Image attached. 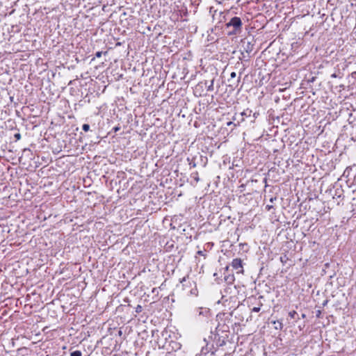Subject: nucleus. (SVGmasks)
I'll use <instances>...</instances> for the list:
<instances>
[{
    "mask_svg": "<svg viewBox=\"0 0 356 356\" xmlns=\"http://www.w3.org/2000/svg\"><path fill=\"white\" fill-rule=\"evenodd\" d=\"M197 254H200V255H204V253L202 250H200L197 252Z\"/></svg>",
    "mask_w": 356,
    "mask_h": 356,
    "instance_id": "a878e982",
    "label": "nucleus"
},
{
    "mask_svg": "<svg viewBox=\"0 0 356 356\" xmlns=\"http://www.w3.org/2000/svg\"><path fill=\"white\" fill-rule=\"evenodd\" d=\"M211 315L210 309L207 307H199L195 309V318L199 321H207Z\"/></svg>",
    "mask_w": 356,
    "mask_h": 356,
    "instance_id": "f03ea898",
    "label": "nucleus"
},
{
    "mask_svg": "<svg viewBox=\"0 0 356 356\" xmlns=\"http://www.w3.org/2000/svg\"><path fill=\"white\" fill-rule=\"evenodd\" d=\"M192 177L194 178V179L196 181V182L199 181L198 173L197 172H193L192 174Z\"/></svg>",
    "mask_w": 356,
    "mask_h": 356,
    "instance_id": "f8f14e48",
    "label": "nucleus"
},
{
    "mask_svg": "<svg viewBox=\"0 0 356 356\" xmlns=\"http://www.w3.org/2000/svg\"><path fill=\"white\" fill-rule=\"evenodd\" d=\"M273 323L274 324H276V323L279 324V326H280L279 329L281 330L282 328V323L281 322H280V321H274Z\"/></svg>",
    "mask_w": 356,
    "mask_h": 356,
    "instance_id": "f3484780",
    "label": "nucleus"
},
{
    "mask_svg": "<svg viewBox=\"0 0 356 356\" xmlns=\"http://www.w3.org/2000/svg\"><path fill=\"white\" fill-rule=\"evenodd\" d=\"M190 292L192 295L195 296H197V289H196V286L194 289H192Z\"/></svg>",
    "mask_w": 356,
    "mask_h": 356,
    "instance_id": "ddd939ff",
    "label": "nucleus"
},
{
    "mask_svg": "<svg viewBox=\"0 0 356 356\" xmlns=\"http://www.w3.org/2000/svg\"><path fill=\"white\" fill-rule=\"evenodd\" d=\"M259 115V113H253V118H254V119H255V118L257 117V115Z\"/></svg>",
    "mask_w": 356,
    "mask_h": 356,
    "instance_id": "5701e85b",
    "label": "nucleus"
},
{
    "mask_svg": "<svg viewBox=\"0 0 356 356\" xmlns=\"http://www.w3.org/2000/svg\"><path fill=\"white\" fill-rule=\"evenodd\" d=\"M252 110L249 109V108H247L245 110H244L243 112H241L240 113V116L241 117V122L243 121L244 120V117H250L251 115H252Z\"/></svg>",
    "mask_w": 356,
    "mask_h": 356,
    "instance_id": "20e7f679",
    "label": "nucleus"
},
{
    "mask_svg": "<svg viewBox=\"0 0 356 356\" xmlns=\"http://www.w3.org/2000/svg\"><path fill=\"white\" fill-rule=\"evenodd\" d=\"M213 83H214L213 79L211 81L210 83L208 86H207V81H205L204 84L207 87V91L211 92L213 90Z\"/></svg>",
    "mask_w": 356,
    "mask_h": 356,
    "instance_id": "39448f33",
    "label": "nucleus"
},
{
    "mask_svg": "<svg viewBox=\"0 0 356 356\" xmlns=\"http://www.w3.org/2000/svg\"><path fill=\"white\" fill-rule=\"evenodd\" d=\"M232 285L230 286H228L225 289V292L227 293L228 290H231L232 289Z\"/></svg>",
    "mask_w": 356,
    "mask_h": 356,
    "instance_id": "6ab92c4d",
    "label": "nucleus"
},
{
    "mask_svg": "<svg viewBox=\"0 0 356 356\" xmlns=\"http://www.w3.org/2000/svg\"><path fill=\"white\" fill-rule=\"evenodd\" d=\"M232 124V122H227V125H228V126H229V125H231Z\"/></svg>",
    "mask_w": 356,
    "mask_h": 356,
    "instance_id": "cd10ccee",
    "label": "nucleus"
},
{
    "mask_svg": "<svg viewBox=\"0 0 356 356\" xmlns=\"http://www.w3.org/2000/svg\"><path fill=\"white\" fill-rule=\"evenodd\" d=\"M242 21L240 17H232L230 21L226 24L227 28L233 27L234 30L232 31V33L236 34L237 33L240 32L241 27H242Z\"/></svg>",
    "mask_w": 356,
    "mask_h": 356,
    "instance_id": "f257e3e1",
    "label": "nucleus"
},
{
    "mask_svg": "<svg viewBox=\"0 0 356 356\" xmlns=\"http://www.w3.org/2000/svg\"><path fill=\"white\" fill-rule=\"evenodd\" d=\"M208 353H209V348H207V346L206 347H202V350H201V354L199 356H201L203 354L206 355Z\"/></svg>",
    "mask_w": 356,
    "mask_h": 356,
    "instance_id": "6e6552de",
    "label": "nucleus"
},
{
    "mask_svg": "<svg viewBox=\"0 0 356 356\" xmlns=\"http://www.w3.org/2000/svg\"><path fill=\"white\" fill-rule=\"evenodd\" d=\"M245 50L247 53L252 51V44L250 42H248L246 47H245Z\"/></svg>",
    "mask_w": 356,
    "mask_h": 356,
    "instance_id": "423d86ee",
    "label": "nucleus"
},
{
    "mask_svg": "<svg viewBox=\"0 0 356 356\" xmlns=\"http://www.w3.org/2000/svg\"><path fill=\"white\" fill-rule=\"evenodd\" d=\"M102 51H97V52H96V54H95V56H96L97 58H100V57L102 56Z\"/></svg>",
    "mask_w": 356,
    "mask_h": 356,
    "instance_id": "dca6fc26",
    "label": "nucleus"
},
{
    "mask_svg": "<svg viewBox=\"0 0 356 356\" xmlns=\"http://www.w3.org/2000/svg\"><path fill=\"white\" fill-rule=\"evenodd\" d=\"M261 305H261V304H260L259 307H253V308L252 309V312H259L260 311V309H261Z\"/></svg>",
    "mask_w": 356,
    "mask_h": 356,
    "instance_id": "9b49d317",
    "label": "nucleus"
},
{
    "mask_svg": "<svg viewBox=\"0 0 356 356\" xmlns=\"http://www.w3.org/2000/svg\"><path fill=\"white\" fill-rule=\"evenodd\" d=\"M226 280H227V281H229V282H232V281H233V280H234V277H233V276H232L231 277H228L226 279Z\"/></svg>",
    "mask_w": 356,
    "mask_h": 356,
    "instance_id": "aec40b11",
    "label": "nucleus"
},
{
    "mask_svg": "<svg viewBox=\"0 0 356 356\" xmlns=\"http://www.w3.org/2000/svg\"><path fill=\"white\" fill-rule=\"evenodd\" d=\"M232 267L236 271L237 273H243L242 260L238 258L234 259L231 264Z\"/></svg>",
    "mask_w": 356,
    "mask_h": 356,
    "instance_id": "7ed1b4c3",
    "label": "nucleus"
},
{
    "mask_svg": "<svg viewBox=\"0 0 356 356\" xmlns=\"http://www.w3.org/2000/svg\"><path fill=\"white\" fill-rule=\"evenodd\" d=\"M186 278H187L186 277H183V278L180 280V282H181V283H183V282H186Z\"/></svg>",
    "mask_w": 356,
    "mask_h": 356,
    "instance_id": "412c9836",
    "label": "nucleus"
},
{
    "mask_svg": "<svg viewBox=\"0 0 356 356\" xmlns=\"http://www.w3.org/2000/svg\"><path fill=\"white\" fill-rule=\"evenodd\" d=\"M142 312V306L138 305L136 308V312L140 313Z\"/></svg>",
    "mask_w": 356,
    "mask_h": 356,
    "instance_id": "4468645a",
    "label": "nucleus"
},
{
    "mask_svg": "<svg viewBox=\"0 0 356 356\" xmlns=\"http://www.w3.org/2000/svg\"><path fill=\"white\" fill-rule=\"evenodd\" d=\"M241 72H240V74H239V76H238V79H237V81H236L237 83H239V82H240V80H241Z\"/></svg>",
    "mask_w": 356,
    "mask_h": 356,
    "instance_id": "393cba45",
    "label": "nucleus"
},
{
    "mask_svg": "<svg viewBox=\"0 0 356 356\" xmlns=\"http://www.w3.org/2000/svg\"><path fill=\"white\" fill-rule=\"evenodd\" d=\"M236 76V72H232L230 74V77H231V79H234V78H235Z\"/></svg>",
    "mask_w": 356,
    "mask_h": 356,
    "instance_id": "a211bd4d",
    "label": "nucleus"
},
{
    "mask_svg": "<svg viewBox=\"0 0 356 356\" xmlns=\"http://www.w3.org/2000/svg\"><path fill=\"white\" fill-rule=\"evenodd\" d=\"M275 200H276V197H271V198L270 199V202H273V201H274Z\"/></svg>",
    "mask_w": 356,
    "mask_h": 356,
    "instance_id": "bb28decb",
    "label": "nucleus"
},
{
    "mask_svg": "<svg viewBox=\"0 0 356 356\" xmlns=\"http://www.w3.org/2000/svg\"><path fill=\"white\" fill-rule=\"evenodd\" d=\"M14 137L16 139V140H20L21 138V134L19 133H16L15 135H14Z\"/></svg>",
    "mask_w": 356,
    "mask_h": 356,
    "instance_id": "2eb2a0df",
    "label": "nucleus"
},
{
    "mask_svg": "<svg viewBox=\"0 0 356 356\" xmlns=\"http://www.w3.org/2000/svg\"><path fill=\"white\" fill-rule=\"evenodd\" d=\"M190 165H191L193 168L196 167V163H195V162H193V163H190Z\"/></svg>",
    "mask_w": 356,
    "mask_h": 356,
    "instance_id": "4be33fe9",
    "label": "nucleus"
},
{
    "mask_svg": "<svg viewBox=\"0 0 356 356\" xmlns=\"http://www.w3.org/2000/svg\"><path fill=\"white\" fill-rule=\"evenodd\" d=\"M82 129L84 131H88L90 129V125L88 124H83L82 126Z\"/></svg>",
    "mask_w": 356,
    "mask_h": 356,
    "instance_id": "9d476101",
    "label": "nucleus"
},
{
    "mask_svg": "<svg viewBox=\"0 0 356 356\" xmlns=\"http://www.w3.org/2000/svg\"><path fill=\"white\" fill-rule=\"evenodd\" d=\"M272 207H272V206H270V205H267V206H266V209H267V210H268V211H270V209H271Z\"/></svg>",
    "mask_w": 356,
    "mask_h": 356,
    "instance_id": "b1692460",
    "label": "nucleus"
},
{
    "mask_svg": "<svg viewBox=\"0 0 356 356\" xmlns=\"http://www.w3.org/2000/svg\"><path fill=\"white\" fill-rule=\"evenodd\" d=\"M289 316L291 318H294L296 319V317L298 316V313L296 312V311H291L289 313Z\"/></svg>",
    "mask_w": 356,
    "mask_h": 356,
    "instance_id": "0eeeda50",
    "label": "nucleus"
},
{
    "mask_svg": "<svg viewBox=\"0 0 356 356\" xmlns=\"http://www.w3.org/2000/svg\"><path fill=\"white\" fill-rule=\"evenodd\" d=\"M81 353L79 350H74L71 353L70 356H81Z\"/></svg>",
    "mask_w": 356,
    "mask_h": 356,
    "instance_id": "1a4fd4ad",
    "label": "nucleus"
}]
</instances>
